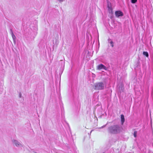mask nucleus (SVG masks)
I'll return each mask as SVG.
<instances>
[{
    "label": "nucleus",
    "mask_w": 153,
    "mask_h": 153,
    "mask_svg": "<svg viewBox=\"0 0 153 153\" xmlns=\"http://www.w3.org/2000/svg\"><path fill=\"white\" fill-rule=\"evenodd\" d=\"M108 132L113 134H117L122 130V127L120 125H116L111 126L108 128Z\"/></svg>",
    "instance_id": "1"
},
{
    "label": "nucleus",
    "mask_w": 153,
    "mask_h": 153,
    "mask_svg": "<svg viewBox=\"0 0 153 153\" xmlns=\"http://www.w3.org/2000/svg\"><path fill=\"white\" fill-rule=\"evenodd\" d=\"M94 89L96 90L103 89L104 88V85L101 82L96 83L94 85Z\"/></svg>",
    "instance_id": "2"
},
{
    "label": "nucleus",
    "mask_w": 153,
    "mask_h": 153,
    "mask_svg": "<svg viewBox=\"0 0 153 153\" xmlns=\"http://www.w3.org/2000/svg\"><path fill=\"white\" fill-rule=\"evenodd\" d=\"M115 14L116 17H119L123 15V13L120 10L117 11L115 12Z\"/></svg>",
    "instance_id": "3"
},
{
    "label": "nucleus",
    "mask_w": 153,
    "mask_h": 153,
    "mask_svg": "<svg viewBox=\"0 0 153 153\" xmlns=\"http://www.w3.org/2000/svg\"><path fill=\"white\" fill-rule=\"evenodd\" d=\"M97 69L98 70L104 69L107 70V68L106 67L102 64H100L97 66Z\"/></svg>",
    "instance_id": "4"
},
{
    "label": "nucleus",
    "mask_w": 153,
    "mask_h": 153,
    "mask_svg": "<svg viewBox=\"0 0 153 153\" xmlns=\"http://www.w3.org/2000/svg\"><path fill=\"white\" fill-rule=\"evenodd\" d=\"M13 143L17 147H20L22 146V144L16 140H13Z\"/></svg>",
    "instance_id": "5"
},
{
    "label": "nucleus",
    "mask_w": 153,
    "mask_h": 153,
    "mask_svg": "<svg viewBox=\"0 0 153 153\" xmlns=\"http://www.w3.org/2000/svg\"><path fill=\"white\" fill-rule=\"evenodd\" d=\"M11 35L13 39V42L15 43L16 42V37L12 30L11 31Z\"/></svg>",
    "instance_id": "6"
},
{
    "label": "nucleus",
    "mask_w": 153,
    "mask_h": 153,
    "mask_svg": "<svg viewBox=\"0 0 153 153\" xmlns=\"http://www.w3.org/2000/svg\"><path fill=\"white\" fill-rule=\"evenodd\" d=\"M121 124L123 125L125 121V118L124 115L123 114H121Z\"/></svg>",
    "instance_id": "7"
},
{
    "label": "nucleus",
    "mask_w": 153,
    "mask_h": 153,
    "mask_svg": "<svg viewBox=\"0 0 153 153\" xmlns=\"http://www.w3.org/2000/svg\"><path fill=\"white\" fill-rule=\"evenodd\" d=\"M143 54L144 56H146L147 57L149 56L148 53L147 52L144 51L143 53Z\"/></svg>",
    "instance_id": "8"
},
{
    "label": "nucleus",
    "mask_w": 153,
    "mask_h": 153,
    "mask_svg": "<svg viewBox=\"0 0 153 153\" xmlns=\"http://www.w3.org/2000/svg\"><path fill=\"white\" fill-rule=\"evenodd\" d=\"M137 1V0H131V2L132 3H135Z\"/></svg>",
    "instance_id": "9"
},
{
    "label": "nucleus",
    "mask_w": 153,
    "mask_h": 153,
    "mask_svg": "<svg viewBox=\"0 0 153 153\" xmlns=\"http://www.w3.org/2000/svg\"><path fill=\"white\" fill-rule=\"evenodd\" d=\"M110 43L111 44V46L112 47H113L114 46L113 42L112 41H111L110 42Z\"/></svg>",
    "instance_id": "10"
},
{
    "label": "nucleus",
    "mask_w": 153,
    "mask_h": 153,
    "mask_svg": "<svg viewBox=\"0 0 153 153\" xmlns=\"http://www.w3.org/2000/svg\"><path fill=\"white\" fill-rule=\"evenodd\" d=\"M107 124H106V125H104L103 126H102V127H100V128H99L100 129V128H103L104 127H105V126H106V125H107Z\"/></svg>",
    "instance_id": "11"
},
{
    "label": "nucleus",
    "mask_w": 153,
    "mask_h": 153,
    "mask_svg": "<svg viewBox=\"0 0 153 153\" xmlns=\"http://www.w3.org/2000/svg\"><path fill=\"white\" fill-rule=\"evenodd\" d=\"M134 136L135 137H136V136H137V134H136V133L135 132H134Z\"/></svg>",
    "instance_id": "12"
},
{
    "label": "nucleus",
    "mask_w": 153,
    "mask_h": 153,
    "mask_svg": "<svg viewBox=\"0 0 153 153\" xmlns=\"http://www.w3.org/2000/svg\"><path fill=\"white\" fill-rule=\"evenodd\" d=\"M60 2H62L65 1V0H58Z\"/></svg>",
    "instance_id": "13"
},
{
    "label": "nucleus",
    "mask_w": 153,
    "mask_h": 153,
    "mask_svg": "<svg viewBox=\"0 0 153 153\" xmlns=\"http://www.w3.org/2000/svg\"><path fill=\"white\" fill-rule=\"evenodd\" d=\"M21 95L20 94V97H21Z\"/></svg>",
    "instance_id": "14"
}]
</instances>
